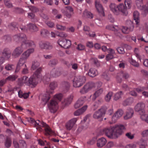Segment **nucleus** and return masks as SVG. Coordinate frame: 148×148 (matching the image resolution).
Listing matches in <instances>:
<instances>
[{
	"mask_svg": "<svg viewBox=\"0 0 148 148\" xmlns=\"http://www.w3.org/2000/svg\"><path fill=\"white\" fill-rule=\"evenodd\" d=\"M125 129L123 125H120L105 128L103 130V132L108 138L114 139L121 135Z\"/></svg>",
	"mask_w": 148,
	"mask_h": 148,
	"instance_id": "obj_1",
	"label": "nucleus"
},
{
	"mask_svg": "<svg viewBox=\"0 0 148 148\" xmlns=\"http://www.w3.org/2000/svg\"><path fill=\"white\" fill-rule=\"evenodd\" d=\"M28 121L30 123L33 124L36 127V129L40 131L43 130L41 127H44L45 131V134L46 136L50 135L52 134L53 131L51 129L50 127L45 123L43 121H40L39 120L35 121L34 119L32 118H29L28 119Z\"/></svg>",
	"mask_w": 148,
	"mask_h": 148,
	"instance_id": "obj_2",
	"label": "nucleus"
},
{
	"mask_svg": "<svg viewBox=\"0 0 148 148\" xmlns=\"http://www.w3.org/2000/svg\"><path fill=\"white\" fill-rule=\"evenodd\" d=\"M42 71V68H39L29 78H28L27 86L31 88L35 87L38 83V81L41 79L42 75L41 72Z\"/></svg>",
	"mask_w": 148,
	"mask_h": 148,
	"instance_id": "obj_3",
	"label": "nucleus"
},
{
	"mask_svg": "<svg viewBox=\"0 0 148 148\" xmlns=\"http://www.w3.org/2000/svg\"><path fill=\"white\" fill-rule=\"evenodd\" d=\"M34 51V49L31 48L27 50L22 54V57L20 58L17 64L15 71L16 73H17L21 69V67L26 62L27 59L29 56Z\"/></svg>",
	"mask_w": 148,
	"mask_h": 148,
	"instance_id": "obj_4",
	"label": "nucleus"
},
{
	"mask_svg": "<svg viewBox=\"0 0 148 148\" xmlns=\"http://www.w3.org/2000/svg\"><path fill=\"white\" fill-rule=\"evenodd\" d=\"M86 78L83 75H79L75 77L73 81V86L76 88L81 86L86 82Z\"/></svg>",
	"mask_w": 148,
	"mask_h": 148,
	"instance_id": "obj_5",
	"label": "nucleus"
},
{
	"mask_svg": "<svg viewBox=\"0 0 148 148\" xmlns=\"http://www.w3.org/2000/svg\"><path fill=\"white\" fill-rule=\"evenodd\" d=\"M95 86V83L93 82L88 83L80 90L79 92L81 94H84L87 93L92 88H94Z\"/></svg>",
	"mask_w": 148,
	"mask_h": 148,
	"instance_id": "obj_6",
	"label": "nucleus"
},
{
	"mask_svg": "<svg viewBox=\"0 0 148 148\" xmlns=\"http://www.w3.org/2000/svg\"><path fill=\"white\" fill-rule=\"evenodd\" d=\"M57 43L61 47L66 49L69 48L71 44V41L66 39H60Z\"/></svg>",
	"mask_w": 148,
	"mask_h": 148,
	"instance_id": "obj_7",
	"label": "nucleus"
},
{
	"mask_svg": "<svg viewBox=\"0 0 148 148\" xmlns=\"http://www.w3.org/2000/svg\"><path fill=\"white\" fill-rule=\"evenodd\" d=\"M105 114V111L104 109L103 108H101L96 111L94 113L93 115V117L95 119L102 120V117Z\"/></svg>",
	"mask_w": 148,
	"mask_h": 148,
	"instance_id": "obj_8",
	"label": "nucleus"
},
{
	"mask_svg": "<svg viewBox=\"0 0 148 148\" xmlns=\"http://www.w3.org/2000/svg\"><path fill=\"white\" fill-rule=\"evenodd\" d=\"M48 107L51 112L55 113L58 109V103L56 101L52 100L48 104Z\"/></svg>",
	"mask_w": 148,
	"mask_h": 148,
	"instance_id": "obj_9",
	"label": "nucleus"
},
{
	"mask_svg": "<svg viewBox=\"0 0 148 148\" xmlns=\"http://www.w3.org/2000/svg\"><path fill=\"white\" fill-rule=\"evenodd\" d=\"M145 107V104L142 102H140L138 103L135 106V110L140 113H144L145 110H144Z\"/></svg>",
	"mask_w": 148,
	"mask_h": 148,
	"instance_id": "obj_10",
	"label": "nucleus"
},
{
	"mask_svg": "<svg viewBox=\"0 0 148 148\" xmlns=\"http://www.w3.org/2000/svg\"><path fill=\"white\" fill-rule=\"evenodd\" d=\"M25 49L24 47L22 46V45L19 47L16 48L12 54V56L14 58H16L19 56Z\"/></svg>",
	"mask_w": 148,
	"mask_h": 148,
	"instance_id": "obj_11",
	"label": "nucleus"
},
{
	"mask_svg": "<svg viewBox=\"0 0 148 148\" xmlns=\"http://www.w3.org/2000/svg\"><path fill=\"white\" fill-rule=\"evenodd\" d=\"M51 94L49 91H47L45 93L42 94L39 96V97L41 99L42 101L44 102L45 104L46 103L49 99L51 97Z\"/></svg>",
	"mask_w": 148,
	"mask_h": 148,
	"instance_id": "obj_12",
	"label": "nucleus"
},
{
	"mask_svg": "<svg viewBox=\"0 0 148 148\" xmlns=\"http://www.w3.org/2000/svg\"><path fill=\"white\" fill-rule=\"evenodd\" d=\"M28 77L24 76L18 79L17 82L18 85L20 86H21L24 84L27 86Z\"/></svg>",
	"mask_w": 148,
	"mask_h": 148,
	"instance_id": "obj_13",
	"label": "nucleus"
},
{
	"mask_svg": "<svg viewBox=\"0 0 148 148\" xmlns=\"http://www.w3.org/2000/svg\"><path fill=\"white\" fill-rule=\"evenodd\" d=\"M22 45V46L25 47V49L26 46L32 47V48L34 49L36 47L35 44L33 41L30 40H26L25 39L23 41Z\"/></svg>",
	"mask_w": 148,
	"mask_h": 148,
	"instance_id": "obj_14",
	"label": "nucleus"
},
{
	"mask_svg": "<svg viewBox=\"0 0 148 148\" xmlns=\"http://www.w3.org/2000/svg\"><path fill=\"white\" fill-rule=\"evenodd\" d=\"M39 46L42 49H51L52 48V45L48 42H40L39 43Z\"/></svg>",
	"mask_w": 148,
	"mask_h": 148,
	"instance_id": "obj_15",
	"label": "nucleus"
},
{
	"mask_svg": "<svg viewBox=\"0 0 148 148\" xmlns=\"http://www.w3.org/2000/svg\"><path fill=\"white\" fill-rule=\"evenodd\" d=\"M77 121V119L76 118H74L67 123L66 125V127L67 129L68 130H71Z\"/></svg>",
	"mask_w": 148,
	"mask_h": 148,
	"instance_id": "obj_16",
	"label": "nucleus"
},
{
	"mask_svg": "<svg viewBox=\"0 0 148 148\" xmlns=\"http://www.w3.org/2000/svg\"><path fill=\"white\" fill-rule=\"evenodd\" d=\"M106 28L107 29L114 31L115 32V34L117 36H120L121 34L119 32V29L118 26L109 25L106 26Z\"/></svg>",
	"mask_w": 148,
	"mask_h": 148,
	"instance_id": "obj_17",
	"label": "nucleus"
},
{
	"mask_svg": "<svg viewBox=\"0 0 148 148\" xmlns=\"http://www.w3.org/2000/svg\"><path fill=\"white\" fill-rule=\"evenodd\" d=\"M14 40L17 42L26 39V36L24 34H21L15 35L13 37Z\"/></svg>",
	"mask_w": 148,
	"mask_h": 148,
	"instance_id": "obj_18",
	"label": "nucleus"
},
{
	"mask_svg": "<svg viewBox=\"0 0 148 148\" xmlns=\"http://www.w3.org/2000/svg\"><path fill=\"white\" fill-rule=\"evenodd\" d=\"M121 77H122L125 79H127L129 77V74L126 72H121L119 73L117 75V79L119 82H121Z\"/></svg>",
	"mask_w": 148,
	"mask_h": 148,
	"instance_id": "obj_19",
	"label": "nucleus"
},
{
	"mask_svg": "<svg viewBox=\"0 0 148 148\" xmlns=\"http://www.w3.org/2000/svg\"><path fill=\"white\" fill-rule=\"evenodd\" d=\"M85 99V97H81L80 98L75 104V108H78L82 106L84 102Z\"/></svg>",
	"mask_w": 148,
	"mask_h": 148,
	"instance_id": "obj_20",
	"label": "nucleus"
},
{
	"mask_svg": "<svg viewBox=\"0 0 148 148\" xmlns=\"http://www.w3.org/2000/svg\"><path fill=\"white\" fill-rule=\"evenodd\" d=\"M50 73L51 77H59L61 74V71L58 69H54L51 71Z\"/></svg>",
	"mask_w": 148,
	"mask_h": 148,
	"instance_id": "obj_21",
	"label": "nucleus"
},
{
	"mask_svg": "<svg viewBox=\"0 0 148 148\" xmlns=\"http://www.w3.org/2000/svg\"><path fill=\"white\" fill-rule=\"evenodd\" d=\"M110 10L115 14L117 15L119 14V10L118 5L114 3H111L110 6Z\"/></svg>",
	"mask_w": 148,
	"mask_h": 148,
	"instance_id": "obj_22",
	"label": "nucleus"
},
{
	"mask_svg": "<svg viewBox=\"0 0 148 148\" xmlns=\"http://www.w3.org/2000/svg\"><path fill=\"white\" fill-rule=\"evenodd\" d=\"M123 113V111L121 110H119L117 111L112 118L113 121H115V120L121 117Z\"/></svg>",
	"mask_w": 148,
	"mask_h": 148,
	"instance_id": "obj_23",
	"label": "nucleus"
},
{
	"mask_svg": "<svg viewBox=\"0 0 148 148\" xmlns=\"http://www.w3.org/2000/svg\"><path fill=\"white\" fill-rule=\"evenodd\" d=\"M95 7L98 11L103 14H104V11L102 6L100 3L99 0H96L95 3Z\"/></svg>",
	"mask_w": 148,
	"mask_h": 148,
	"instance_id": "obj_24",
	"label": "nucleus"
},
{
	"mask_svg": "<svg viewBox=\"0 0 148 148\" xmlns=\"http://www.w3.org/2000/svg\"><path fill=\"white\" fill-rule=\"evenodd\" d=\"M133 110L131 108L128 109L127 110L126 112V114L124 116V118L125 120L130 119L133 116Z\"/></svg>",
	"mask_w": 148,
	"mask_h": 148,
	"instance_id": "obj_25",
	"label": "nucleus"
},
{
	"mask_svg": "<svg viewBox=\"0 0 148 148\" xmlns=\"http://www.w3.org/2000/svg\"><path fill=\"white\" fill-rule=\"evenodd\" d=\"M87 106H85L82 108L79 109L75 111L74 113V114L75 116H78L83 114L87 109Z\"/></svg>",
	"mask_w": 148,
	"mask_h": 148,
	"instance_id": "obj_26",
	"label": "nucleus"
},
{
	"mask_svg": "<svg viewBox=\"0 0 148 148\" xmlns=\"http://www.w3.org/2000/svg\"><path fill=\"white\" fill-rule=\"evenodd\" d=\"M73 97L71 95L65 99L62 102V105L64 107L66 106L71 104L72 101Z\"/></svg>",
	"mask_w": 148,
	"mask_h": 148,
	"instance_id": "obj_27",
	"label": "nucleus"
},
{
	"mask_svg": "<svg viewBox=\"0 0 148 148\" xmlns=\"http://www.w3.org/2000/svg\"><path fill=\"white\" fill-rule=\"evenodd\" d=\"M118 8L119 10V13L121 12L125 15H127V7H125L123 4H121L118 5Z\"/></svg>",
	"mask_w": 148,
	"mask_h": 148,
	"instance_id": "obj_28",
	"label": "nucleus"
},
{
	"mask_svg": "<svg viewBox=\"0 0 148 148\" xmlns=\"http://www.w3.org/2000/svg\"><path fill=\"white\" fill-rule=\"evenodd\" d=\"M103 90L102 88H100L96 90L95 93L92 95V100L95 101L96 98L100 96L103 92Z\"/></svg>",
	"mask_w": 148,
	"mask_h": 148,
	"instance_id": "obj_29",
	"label": "nucleus"
},
{
	"mask_svg": "<svg viewBox=\"0 0 148 148\" xmlns=\"http://www.w3.org/2000/svg\"><path fill=\"white\" fill-rule=\"evenodd\" d=\"M107 142L106 139L103 137L99 139L97 143V146L99 147H101L104 146Z\"/></svg>",
	"mask_w": 148,
	"mask_h": 148,
	"instance_id": "obj_30",
	"label": "nucleus"
},
{
	"mask_svg": "<svg viewBox=\"0 0 148 148\" xmlns=\"http://www.w3.org/2000/svg\"><path fill=\"white\" fill-rule=\"evenodd\" d=\"M57 83L56 82H53L50 83L49 85L50 89L48 91L50 92L51 94H53L54 92V90L57 87Z\"/></svg>",
	"mask_w": 148,
	"mask_h": 148,
	"instance_id": "obj_31",
	"label": "nucleus"
},
{
	"mask_svg": "<svg viewBox=\"0 0 148 148\" xmlns=\"http://www.w3.org/2000/svg\"><path fill=\"white\" fill-rule=\"evenodd\" d=\"M134 18L136 25H138L140 22L139 13L137 11H135L133 14Z\"/></svg>",
	"mask_w": 148,
	"mask_h": 148,
	"instance_id": "obj_32",
	"label": "nucleus"
},
{
	"mask_svg": "<svg viewBox=\"0 0 148 148\" xmlns=\"http://www.w3.org/2000/svg\"><path fill=\"white\" fill-rule=\"evenodd\" d=\"M88 74L91 77H94L98 74V72L97 70L93 68H91L89 70Z\"/></svg>",
	"mask_w": 148,
	"mask_h": 148,
	"instance_id": "obj_33",
	"label": "nucleus"
},
{
	"mask_svg": "<svg viewBox=\"0 0 148 148\" xmlns=\"http://www.w3.org/2000/svg\"><path fill=\"white\" fill-rule=\"evenodd\" d=\"M134 102V99L132 98H128L125 100L123 102V105L124 106L129 105Z\"/></svg>",
	"mask_w": 148,
	"mask_h": 148,
	"instance_id": "obj_34",
	"label": "nucleus"
},
{
	"mask_svg": "<svg viewBox=\"0 0 148 148\" xmlns=\"http://www.w3.org/2000/svg\"><path fill=\"white\" fill-rule=\"evenodd\" d=\"M83 16L86 18H93L92 14L89 11L85 10L83 13Z\"/></svg>",
	"mask_w": 148,
	"mask_h": 148,
	"instance_id": "obj_35",
	"label": "nucleus"
},
{
	"mask_svg": "<svg viewBox=\"0 0 148 148\" xmlns=\"http://www.w3.org/2000/svg\"><path fill=\"white\" fill-rule=\"evenodd\" d=\"M12 143L11 139L9 137H7L4 143L5 146L7 148H9L11 146Z\"/></svg>",
	"mask_w": 148,
	"mask_h": 148,
	"instance_id": "obj_36",
	"label": "nucleus"
},
{
	"mask_svg": "<svg viewBox=\"0 0 148 148\" xmlns=\"http://www.w3.org/2000/svg\"><path fill=\"white\" fill-rule=\"evenodd\" d=\"M2 53L8 59H9L10 57L11 52L8 49H5L4 50Z\"/></svg>",
	"mask_w": 148,
	"mask_h": 148,
	"instance_id": "obj_37",
	"label": "nucleus"
},
{
	"mask_svg": "<svg viewBox=\"0 0 148 148\" xmlns=\"http://www.w3.org/2000/svg\"><path fill=\"white\" fill-rule=\"evenodd\" d=\"M27 26L29 29L32 31H36L38 30V28L34 24L29 23Z\"/></svg>",
	"mask_w": 148,
	"mask_h": 148,
	"instance_id": "obj_38",
	"label": "nucleus"
},
{
	"mask_svg": "<svg viewBox=\"0 0 148 148\" xmlns=\"http://www.w3.org/2000/svg\"><path fill=\"white\" fill-rule=\"evenodd\" d=\"M17 77V76L16 75H12L9 76L5 79L6 81L13 82L15 81Z\"/></svg>",
	"mask_w": 148,
	"mask_h": 148,
	"instance_id": "obj_39",
	"label": "nucleus"
},
{
	"mask_svg": "<svg viewBox=\"0 0 148 148\" xmlns=\"http://www.w3.org/2000/svg\"><path fill=\"white\" fill-rule=\"evenodd\" d=\"M40 66V63L37 61L34 60L32 62V69L33 70L36 69Z\"/></svg>",
	"mask_w": 148,
	"mask_h": 148,
	"instance_id": "obj_40",
	"label": "nucleus"
},
{
	"mask_svg": "<svg viewBox=\"0 0 148 148\" xmlns=\"http://www.w3.org/2000/svg\"><path fill=\"white\" fill-rule=\"evenodd\" d=\"M142 11L143 13L145 15H146L148 13V4L146 5H143L142 8L140 9Z\"/></svg>",
	"mask_w": 148,
	"mask_h": 148,
	"instance_id": "obj_41",
	"label": "nucleus"
},
{
	"mask_svg": "<svg viewBox=\"0 0 148 148\" xmlns=\"http://www.w3.org/2000/svg\"><path fill=\"white\" fill-rule=\"evenodd\" d=\"M129 61L131 64L134 66L138 67L139 66V64L138 63L132 58H129Z\"/></svg>",
	"mask_w": 148,
	"mask_h": 148,
	"instance_id": "obj_42",
	"label": "nucleus"
},
{
	"mask_svg": "<svg viewBox=\"0 0 148 148\" xmlns=\"http://www.w3.org/2000/svg\"><path fill=\"white\" fill-rule=\"evenodd\" d=\"M123 95L122 91L117 92L114 96V99L115 100H117L121 97V96Z\"/></svg>",
	"mask_w": 148,
	"mask_h": 148,
	"instance_id": "obj_43",
	"label": "nucleus"
},
{
	"mask_svg": "<svg viewBox=\"0 0 148 148\" xmlns=\"http://www.w3.org/2000/svg\"><path fill=\"white\" fill-rule=\"evenodd\" d=\"M30 94L29 92L28 93H25L23 94L21 93L20 91H19L18 92V95L19 97L20 98H23L25 99L27 98L29 96V94Z\"/></svg>",
	"mask_w": 148,
	"mask_h": 148,
	"instance_id": "obj_44",
	"label": "nucleus"
},
{
	"mask_svg": "<svg viewBox=\"0 0 148 148\" xmlns=\"http://www.w3.org/2000/svg\"><path fill=\"white\" fill-rule=\"evenodd\" d=\"M61 85L62 87L66 90L68 89L70 86L69 83L68 82L65 81L62 83Z\"/></svg>",
	"mask_w": 148,
	"mask_h": 148,
	"instance_id": "obj_45",
	"label": "nucleus"
},
{
	"mask_svg": "<svg viewBox=\"0 0 148 148\" xmlns=\"http://www.w3.org/2000/svg\"><path fill=\"white\" fill-rule=\"evenodd\" d=\"M40 34L42 36L45 37L48 36L49 35V32L47 30L45 29L41 30Z\"/></svg>",
	"mask_w": 148,
	"mask_h": 148,
	"instance_id": "obj_46",
	"label": "nucleus"
},
{
	"mask_svg": "<svg viewBox=\"0 0 148 148\" xmlns=\"http://www.w3.org/2000/svg\"><path fill=\"white\" fill-rule=\"evenodd\" d=\"M112 95V92H109L105 97V100L107 102L109 101Z\"/></svg>",
	"mask_w": 148,
	"mask_h": 148,
	"instance_id": "obj_47",
	"label": "nucleus"
},
{
	"mask_svg": "<svg viewBox=\"0 0 148 148\" xmlns=\"http://www.w3.org/2000/svg\"><path fill=\"white\" fill-rule=\"evenodd\" d=\"M4 3L5 6L8 8H11L13 7L12 3L9 0H4Z\"/></svg>",
	"mask_w": 148,
	"mask_h": 148,
	"instance_id": "obj_48",
	"label": "nucleus"
},
{
	"mask_svg": "<svg viewBox=\"0 0 148 148\" xmlns=\"http://www.w3.org/2000/svg\"><path fill=\"white\" fill-rule=\"evenodd\" d=\"M134 52L135 55L140 61L141 60V57L138 49L137 48H135L134 50Z\"/></svg>",
	"mask_w": 148,
	"mask_h": 148,
	"instance_id": "obj_49",
	"label": "nucleus"
},
{
	"mask_svg": "<svg viewBox=\"0 0 148 148\" xmlns=\"http://www.w3.org/2000/svg\"><path fill=\"white\" fill-rule=\"evenodd\" d=\"M52 77L50 73H48L46 74L43 77L44 81H46V82H48L49 81L51 78Z\"/></svg>",
	"mask_w": 148,
	"mask_h": 148,
	"instance_id": "obj_50",
	"label": "nucleus"
},
{
	"mask_svg": "<svg viewBox=\"0 0 148 148\" xmlns=\"http://www.w3.org/2000/svg\"><path fill=\"white\" fill-rule=\"evenodd\" d=\"M29 10L34 13L37 12L39 11V9L37 7L34 6H27Z\"/></svg>",
	"mask_w": 148,
	"mask_h": 148,
	"instance_id": "obj_51",
	"label": "nucleus"
},
{
	"mask_svg": "<svg viewBox=\"0 0 148 148\" xmlns=\"http://www.w3.org/2000/svg\"><path fill=\"white\" fill-rule=\"evenodd\" d=\"M58 61L56 59L51 60L49 62L48 64L51 66H53L56 65L58 63Z\"/></svg>",
	"mask_w": 148,
	"mask_h": 148,
	"instance_id": "obj_52",
	"label": "nucleus"
},
{
	"mask_svg": "<svg viewBox=\"0 0 148 148\" xmlns=\"http://www.w3.org/2000/svg\"><path fill=\"white\" fill-rule=\"evenodd\" d=\"M121 30L122 32L125 34H128L131 32L127 27L123 26Z\"/></svg>",
	"mask_w": 148,
	"mask_h": 148,
	"instance_id": "obj_53",
	"label": "nucleus"
},
{
	"mask_svg": "<svg viewBox=\"0 0 148 148\" xmlns=\"http://www.w3.org/2000/svg\"><path fill=\"white\" fill-rule=\"evenodd\" d=\"M56 27L57 29L60 31H64L66 28V26L59 24H57L56 25Z\"/></svg>",
	"mask_w": 148,
	"mask_h": 148,
	"instance_id": "obj_54",
	"label": "nucleus"
},
{
	"mask_svg": "<svg viewBox=\"0 0 148 148\" xmlns=\"http://www.w3.org/2000/svg\"><path fill=\"white\" fill-rule=\"evenodd\" d=\"M116 50L120 54H124L125 53L124 48L122 47H119L116 48Z\"/></svg>",
	"mask_w": 148,
	"mask_h": 148,
	"instance_id": "obj_55",
	"label": "nucleus"
},
{
	"mask_svg": "<svg viewBox=\"0 0 148 148\" xmlns=\"http://www.w3.org/2000/svg\"><path fill=\"white\" fill-rule=\"evenodd\" d=\"M14 66L12 64H8L5 66V69L7 71H11L14 69Z\"/></svg>",
	"mask_w": 148,
	"mask_h": 148,
	"instance_id": "obj_56",
	"label": "nucleus"
},
{
	"mask_svg": "<svg viewBox=\"0 0 148 148\" xmlns=\"http://www.w3.org/2000/svg\"><path fill=\"white\" fill-rule=\"evenodd\" d=\"M140 141L142 143L139 145V148H145L146 146L147 145L146 141L143 139L141 140Z\"/></svg>",
	"mask_w": 148,
	"mask_h": 148,
	"instance_id": "obj_57",
	"label": "nucleus"
},
{
	"mask_svg": "<svg viewBox=\"0 0 148 148\" xmlns=\"http://www.w3.org/2000/svg\"><path fill=\"white\" fill-rule=\"evenodd\" d=\"M136 3L138 8L140 9L142 8L143 5L142 0H137Z\"/></svg>",
	"mask_w": 148,
	"mask_h": 148,
	"instance_id": "obj_58",
	"label": "nucleus"
},
{
	"mask_svg": "<svg viewBox=\"0 0 148 148\" xmlns=\"http://www.w3.org/2000/svg\"><path fill=\"white\" fill-rule=\"evenodd\" d=\"M62 13L67 18H69L71 17L72 16L73 14L72 13L68 12V11H65V10Z\"/></svg>",
	"mask_w": 148,
	"mask_h": 148,
	"instance_id": "obj_59",
	"label": "nucleus"
},
{
	"mask_svg": "<svg viewBox=\"0 0 148 148\" xmlns=\"http://www.w3.org/2000/svg\"><path fill=\"white\" fill-rule=\"evenodd\" d=\"M13 11L18 13H23V10L22 9L18 8H14L13 9Z\"/></svg>",
	"mask_w": 148,
	"mask_h": 148,
	"instance_id": "obj_60",
	"label": "nucleus"
},
{
	"mask_svg": "<svg viewBox=\"0 0 148 148\" xmlns=\"http://www.w3.org/2000/svg\"><path fill=\"white\" fill-rule=\"evenodd\" d=\"M114 146V143L112 141H110L108 142L104 148H111Z\"/></svg>",
	"mask_w": 148,
	"mask_h": 148,
	"instance_id": "obj_61",
	"label": "nucleus"
},
{
	"mask_svg": "<svg viewBox=\"0 0 148 148\" xmlns=\"http://www.w3.org/2000/svg\"><path fill=\"white\" fill-rule=\"evenodd\" d=\"M62 97V95L61 93H59L56 94L54 97V98L56 100H58L60 101L61 100Z\"/></svg>",
	"mask_w": 148,
	"mask_h": 148,
	"instance_id": "obj_62",
	"label": "nucleus"
},
{
	"mask_svg": "<svg viewBox=\"0 0 148 148\" xmlns=\"http://www.w3.org/2000/svg\"><path fill=\"white\" fill-rule=\"evenodd\" d=\"M132 2L131 0H125V4L126 6H127V8H130L131 6Z\"/></svg>",
	"mask_w": 148,
	"mask_h": 148,
	"instance_id": "obj_63",
	"label": "nucleus"
},
{
	"mask_svg": "<svg viewBox=\"0 0 148 148\" xmlns=\"http://www.w3.org/2000/svg\"><path fill=\"white\" fill-rule=\"evenodd\" d=\"M107 50L109 54L112 55L114 56L116 54V53L115 50L112 48H109Z\"/></svg>",
	"mask_w": 148,
	"mask_h": 148,
	"instance_id": "obj_64",
	"label": "nucleus"
}]
</instances>
